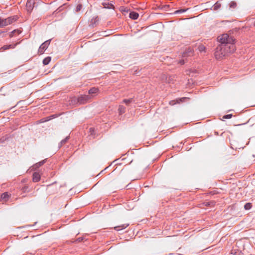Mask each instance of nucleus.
Instances as JSON below:
<instances>
[{"instance_id":"1","label":"nucleus","mask_w":255,"mask_h":255,"mask_svg":"<svg viewBox=\"0 0 255 255\" xmlns=\"http://www.w3.org/2000/svg\"><path fill=\"white\" fill-rule=\"evenodd\" d=\"M235 49V44L219 45L216 48L215 56L217 59H221L229 54L234 52Z\"/></svg>"},{"instance_id":"2","label":"nucleus","mask_w":255,"mask_h":255,"mask_svg":"<svg viewBox=\"0 0 255 255\" xmlns=\"http://www.w3.org/2000/svg\"><path fill=\"white\" fill-rule=\"evenodd\" d=\"M218 39L220 42L219 45L234 44L235 39L232 37L229 36L228 34H223L218 36Z\"/></svg>"},{"instance_id":"3","label":"nucleus","mask_w":255,"mask_h":255,"mask_svg":"<svg viewBox=\"0 0 255 255\" xmlns=\"http://www.w3.org/2000/svg\"><path fill=\"white\" fill-rule=\"evenodd\" d=\"M51 39L47 40L44 42L39 47L38 53L40 55L44 53L51 42Z\"/></svg>"},{"instance_id":"4","label":"nucleus","mask_w":255,"mask_h":255,"mask_svg":"<svg viewBox=\"0 0 255 255\" xmlns=\"http://www.w3.org/2000/svg\"><path fill=\"white\" fill-rule=\"evenodd\" d=\"M90 99L89 95H83L79 97L78 99V103L79 104H84L86 103Z\"/></svg>"},{"instance_id":"5","label":"nucleus","mask_w":255,"mask_h":255,"mask_svg":"<svg viewBox=\"0 0 255 255\" xmlns=\"http://www.w3.org/2000/svg\"><path fill=\"white\" fill-rule=\"evenodd\" d=\"M34 3V0H27L26 3V8L28 12H30L32 10Z\"/></svg>"},{"instance_id":"6","label":"nucleus","mask_w":255,"mask_h":255,"mask_svg":"<svg viewBox=\"0 0 255 255\" xmlns=\"http://www.w3.org/2000/svg\"><path fill=\"white\" fill-rule=\"evenodd\" d=\"M18 44V43H16L15 44H11L9 45H4L0 48V52H2L5 50L9 49H13L15 47V46Z\"/></svg>"},{"instance_id":"7","label":"nucleus","mask_w":255,"mask_h":255,"mask_svg":"<svg viewBox=\"0 0 255 255\" xmlns=\"http://www.w3.org/2000/svg\"><path fill=\"white\" fill-rule=\"evenodd\" d=\"M18 19V16L17 15H13L12 16L8 17L6 18L7 25L12 24Z\"/></svg>"},{"instance_id":"8","label":"nucleus","mask_w":255,"mask_h":255,"mask_svg":"<svg viewBox=\"0 0 255 255\" xmlns=\"http://www.w3.org/2000/svg\"><path fill=\"white\" fill-rule=\"evenodd\" d=\"M186 99V98H181L177 99L176 100L170 101L169 102V105L173 106L176 104H179L181 102H184Z\"/></svg>"},{"instance_id":"9","label":"nucleus","mask_w":255,"mask_h":255,"mask_svg":"<svg viewBox=\"0 0 255 255\" xmlns=\"http://www.w3.org/2000/svg\"><path fill=\"white\" fill-rule=\"evenodd\" d=\"M40 180V175L38 172H34L33 174L32 180L34 182H37Z\"/></svg>"},{"instance_id":"10","label":"nucleus","mask_w":255,"mask_h":255,"mask_svg":"<svg viewBox=\"0 0 255 255\" xmlns=\"http://www.w3.org/2000/svg\"><path fill=\"white\" fill-rule=\"evenodd\" d=\"M193 50L191 47H188L185 51V52H184L183 54V57H185L186 56H191L193 54Z\"/></svg>"},{"instance_id":"11","label":"nucleus","mask_w":255,"mask_h":255,"mask_svg":"<svg viewBox=\"0 0 255 255\" xmlns=\"http://www.w3.org/2000/svg\"><path fill=\"white\" fill-rule=\"evenodd\" d=\"M139 16V14L137 12L135 11H131L129 13V17L133 20L137 19Z\"/></svg>"},{"instance_id":"12","label":"nucleus","mask_w":255,"mask_h":255,"mask_svg":"<svg viewBox=\"0 0 255 255\" xmlns=\"http://www.w3.org/2000/svg\"><path fill=\"white\" fill-rule=\"evenodd\" d=\"M128 224H122L120 226H116L114 227V229L117 231H119L123 229H126L127 227L128 226Z\"/></svg>"},{"instance_id":"13","label":"nucleus","mask_w":255,"mask_h":255,"mask_svg":"<svg viewBox=\"0 0 255 255\" xmlns=\"http://www.w3.org/2000/svg\"><path fill=\"white\" fill-rule=\"evenodd\" d=\"M46 159L43 160L38 163H36L33 165V168L36 169L43 165L45 163Z\"/></svg>"},{"instance_id":"14","label":"nucleus","mask_w":255,"mask_h":255,"mask_svg":"<svg viewBox=\"0 0 255 255\" xmlns=\"http://www.w3.org/2000/svg\"><path fill=\"white\" fill-rule=\"evenodd\" d=\"M7 26L6 18H1L0 17V27H3Z\"/></svg>"},{"instance_id":"15","label":"nucleus","mask_w":255,"mask_h":255,"mask_svg":"<svg viewBox=\"0 0 255 255\" xmlns=\"http://www.w3.org/2000/svg\"><path fill=\"white\" fill-rule=\"evenodd\" d=\"M119 113L120 114L122 115L125 113L126 111V108L122 105H120L118 109Z\"/></svg>"},{"instance_id":"16","label":"nucleus","mask_w":255,"mask_h":255,"mask_svg":"<svg viewBox=\"0 0 255 255\" xmlns=\"http://www.w3.org/2000/svg\"><path fill=\"white\" fill-rule=\"evenodd\" d=\"M99 90L98 88H96L95 87H93L91 88L89 90V94H96L98 92Z\"/></svg>"},{"instance_id":"17","label":"nucleus","mask_w":255,"mask_h":255,"mask_svg":"<svg viewBox=\"0 0 255 255\" xmlns=\"http://www.w3.org/2000/svg\"><path fill=\"white\" fill-rule=\"evenodd\" d=\"M188 9V8H181V9H179L178 10L175 11L174 13L175 14H179V13H182L186 12Z\"/></svg>"},{"instance_id":"18","label":"nucleus","mask_w":255,"mask_h":255,"mask_svg":"<svg viewBox=\"0 0 255 255\" xmlns=\"http://www.w3.org/2000/svg\"><path fill=\"white\" fill-rule=\"evenodd\" d=\"M50 61H51V57L48 56V57L45 58L43 60L42 62L44 65H46L48 64L49 63V62H50Z\"/></svg>"},{"instance_id":"19","label":"nucleus","mask_w":255,"mask_h":255,"mask_svg":"<svg viewBox=\"0 0 255 255\" xmlns=\"http://www.w3.org/2000/svg\"><path fill=\"white\" fill-rule=\"evenodd\" d=\"M69 139V136H67L64 139L62 140L59 144V146L61 147L63 145L65 144Z\"/></svg>"},{"instance_id":"20","label":"nucleus","mask_w":255,"mask_h":255,"mask_svg":"<svg viewBox=\"0 0 255 255\" xmlns=\"http://www.w3.org/2000/svg\"><path fill=\"white\" fill-rule=\"evenodd\" d=\"M21 191L22 193L28 192L29 191L28 190V186L27 185H25L21 188Z\"/></svg>"},{"instance_id":"21","label":"nucleus","mask_w":255,"mask_h":255,"mask_svg":"<svg viewBox=\"0 0 255 255\" xmlns=\"http://www.w3.org/2000/svg\"><path fill=\"white\" fill-rule=\"evenodd\" d=\"M8 197L9 196L7 193H4L1 195V199L2 200H4L5 201L7 200L8 199Z\"/></svg>"},{"instance_id":"22","label":"nucleus","mask_w":255,"mask_h":255,"mask_svg":"<svg viewBox=\"0 0 255 255\" xmlns=\"http://www.w3.org/2000/svg\"><path fill=\"white\" fill-rule=\"evenodd\" d=\"M204 204L206 206H213L215 205V202L214 201L205 202Z\"/></svg>"},{"instance_id":"23","label":"nucleus","mask_w":255,"mask_h":255,"mask_svg":"<svg viewBox=\"0 0 255 255\" xmlns=\"http://www.w3.org/2000/svg\"><path fill=\"white\" fill-rule=\"evenodd\" d=\"M133 101V99L131 98L129 99H124L123 101V103H125L126 105H128V104L132 102Z\"/></svg>"},{"instance_id":"24","label":"nucleus","mask_w":255,"mask_h":255,"mask_svg":"<svg viewBox=\"0 0 255 255\" xmlns=\"http://www.w3.org/2000/svg\"><path fill=\"white\" fill-rule=\"evenodd\" d=\"M252 204L250 203H246L244 206V208L246 210H250L252 208Z\"/></svg>"},{"instance_id":"25","label":"nucleus","mask_w":255,"mask_h":255,"mask_svg":"<svg viewBox=\"0 0 255 255\" xmlns=\"http://www.w3.org/2000/svg\"><path fill=\"white\" fill-rule=\"evenodd\" d=\"M205 49H206V48L203 45H200L198 47V49L201 52H205Z\"/></svg>"},{"instance_id":"26","label":"nucleus","mask_w":255,"mask_h":255,"mask_svg":"<svg viewBox=\"0 0 255 255\" xmlns=\"http://www.w3.org/2000/svg\"><path fill=\"white\" fill-rule=\"evenodd\" d=\"M220 6H221L220 4L217 2L214 5V9L215 10H217L220 7Z\"/></svg>"},{"instance_id":"27","label":"nucleus","mask_w":255,"mask_h":255,"mask_svg":"<svg viewBox=\"0 0 255 255\" xmlns=\"http://www.w3.org/2000/svg\"><path fill=\"white\" fill-rule=\"evenodd\" d=\"M232 116H233V115L232 114H228V115H225L223 117V118L226 119H231L232 117Z\"/></svg>"},{"instance_id":"28","label":"nucleus","mask_w":255,"mask_h":255,"mask_svg":"<svg viewBox=\"0 0 255 255\" xmlns=\"http://www.w3.org/2000/svg\"><path fill=\"white\" fill-rule=\"evenodd\" d=\"M230 4V7H235L237 5L236 2L235 1H232Z\"/></svg>"},{"instance_id":"29","label":"nucleus","mask_w":255,"mask_h":255,"mask_svg":"<svg viewBox=\"0 0 255 255\" xmlns=\"http://www.w3.org/2000/svg\"><path fill=\"white\" fill-rule=\"evenodd\" d=\"M179 63L180 64V65H183L184 63H185V61L183 59L182 60H180L179 61Z\"/></svg>"},{"instance_id":"30","label":"nucleus","mask_w":255,"mask_h":255,"mask_svg":"<svg viewBox=\"0 0 255 255\" xmlns=\"http://www.w3.org/2000/svg\"><path fill=\"white\" fill-rule=\"evenodd\" d=\"M16 31H17V32L18 33H19V31L17 30H13L12 32H11V34L10 35V37H12V34H14L15 32H16Z\"/></svg>"},{"instance_id":"31","label":"nucleus","mask_w":255,"mask_h":255,"mask_svg":"<svg viewBox=\"0 0 255 255\" xmlns=\"http://www.w3.org/2000/svg\"><path fill=\"white\" fill-rule=\"evenodd\" d=\"M83 238H78L77 240H76V241L78 242H81L82 241H83Z\"/></svg>"},{"instance_id":"32","label":"nucleus","mask_w":255,"mask_h":255,"mask_svg":"<svg viewBox=\"0 0 255 255\" xmlns=\"http://www.w3.org/2000/svg\"><path fill=\"white\" fill-rule=\"evenodd\" d=\"M82 7V5H78L77 6V11H78L79 10H80L81 8Z\"/></svg>"},{"instance_id":"33","label":"nucleus","mask_w":255,"mask_h":255,"mask_svg":"<svg viewBox=\"0 0 255 255\" xmlns=\"http://www.w3.org/2000/svg\"><path fill=\"white\" fill-rule=\"evenodd\" d=\"M90 131L91 132V134H92V132L94 131V129L93 128H90Z\"/></svg>"},{"instance_id":"34","label":"nucleus","mask_w":255,"mask_h":255,"mask_svg":"<svg viewBox=\"0 0 255 255\" xmlns=\"http://www.w3.org/2000/svg\"><path fill=\"white\" fill-rule=\"evenodd\" d=\"M168 78H169V80H168V82L170 83L171 82L169 80H170V78H171V76H169Z\"/></svg>"},{"instance_id":"35","label":"nucleus","mask_w":255,"mask_h":255,"mask_svg":"<svg viewBox=\"0 0 255 255\" xmlns=\"http://www.w3.org/2000/svg\"><path fill=\"white\" fill-rule=\"evenodd\" d=\"M50 119V118L47 119V120H45L43 121V122L48 121H49Z\"/></svg>"},{"instance_id":"36","label":"nucleus","mask_w":255,"mask_h":255,"mask_svg":"<svg viewBox=\"0 0 255 255\" xmlns=\"http://www.w3.org/2000/svg\"><path fill=\"white\" fill-rule=\"evenodd\" d=\"M3 32L1 30H0V34H1V33H2Z\"/></svg>"},{"instance_id":"37","label":"nucleus","mask_w":255,"mask_h":255,"mask_svg":"<svg viewBox=\"0 0 255 255\" xmlns=\"http://www.w3.org/2000/svg\"><path fill=\"white\" fill-rule=\"evenodd\" d=\"M231 254H234V253H233V251H232Z\"/></svg>"}]
</instances>
